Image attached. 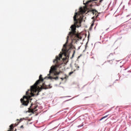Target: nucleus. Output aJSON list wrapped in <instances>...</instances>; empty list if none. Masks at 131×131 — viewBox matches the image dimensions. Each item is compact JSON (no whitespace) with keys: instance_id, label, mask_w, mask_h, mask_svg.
Returning <instances> with one entry per match:
<instances>
[{"instance_id":"393cba45","label":"nucleus","mask_w":131,"mask_h":131,"mask_svg":"<svg viewBox=\"0 0 131 131\" xmlns=\"http://www.w3.org/2000/svg\"><path fill=\"white\" fill-rule=\"evenodd\" d=\"M17 121H19V119H17Z\"/></svg>"},{"instance_id":"f3484780","label":"nucleus","mask_w":131,"mask_h":131,"mask_svg":"<svg viewBox=\"0 0 131 131\" xmlns=\"http://www.w3.org/2000/svg\"><path fill=\"white\" fill-rule=\"evenodd\" d=\"M81 126H82V125L80 126V125H78V127H81Z\"/></svg>"},{"instance_id":"2eb2a0df","label":"nucleus","mask_w":131,"mask_h":131,"mask_svg":"<svg viewBox=\"0 0 131 131\" xmlns=\"http://www.w3.org/2000/svg\"><path fill=\"white\" fill-rule=\"evenodd\" d=\"M49 89H51L52 88V86H51L50 84L49 85Z\"/></svg>"},{"instance_id":"4468645a","label":"nucleus","mask_w":131,"mask_h":131,"mask_svg":"<svg viewBox=\"0 0 131 131\" xmlns=\"http://www.w3.org/2000/svg\"><path fill=\"white\" fill-rule=\"evenodd\" d=\"M102 2H103V0H100V1H99V3H102Z\"/></svg>"},{"instance_id":"0eeeda50","label":"nucleus","mask_w":131,"mask_h":131,"mask_svg":"<svg viewBox=\"0 0 131 131\" xmlns=\"http://www.w3.org/2000/svg\"><path fill=\"white\" fill-rule=\"evenodd\" d=\"M108 116H109V115H107L104 117H103L102 118H101L100 120H99V121H101V120H103V119H105V118H107L108 117Z\"/></svg>"},{"instance_id":"4be33fe9","label":"nucleus","mask_w":131,"mask_h":131,"mask_svg":"<svg viewBox=\"0 0 131 131\" xmlns=\"http://www.w3.org/2000/svg\"><path fill=\"white\" fill-rule=\"evenodd\" d=\"M110 55H112V53H111Z\"/></svg>"},{"instance_id":"f8f14e48","label":"nucleus","mask_w":131,"mask_h":131,"mask_svg":"<svg viewBox=\"0 0 131 131\" xmlns=\"http://www.w3.org/2000/svg\"><path fill=\"white\" fill-rule=\"evenodd\" d=\"M24 119H25V118H21L20 119V121L21 122V121H23V120H24Z\"/></svg>"},{"instance_id":"a878e982","label":"nucleus","mask_w":131,"mask_h":131,"mask_svg":"<svg viewBox=\"0 0 131 131\" xmlns=\"http://www.w3.org/2000/svg\"><path fill=\"white\" fill-rule=\"evenodd\" d=\"M16 130H17V129H15V131H16Z\"/></svg>"},{"instance_id":"39448f33","label":"nucleus","mask_w":131,"mask_h":131,"mask_svg":"<svg viewBox=\"0 0 131 131\" xmlns=\"http://www.w3.org/2000/svg\"><path fill=\"white\" fill-rule=\"evenodd\" d=\"M70 28L71 29V30L72 32H70L69 33V35L70 36H71V37H72L73 35H74L75 34V28H74V25H72L70 27Z\"/></svg>"},{"instance_id":"9d476101","label":"nucleus","mask_w":131,"mask_h":131,"mask_svg":"<svg viewBox=\"0 0 131 131\" xmlns=\"http://www.w3.org/2000/svg\"><path fill=\"white\" fill-rule=\"evenodd\" d=\"M93 22V24L91 25L90 27V30L93 29V27L94 26V20L92 21Z\"/></svg>"},{"instance_id":"f03ea898","label":"nucleus","mask_w":131,"mask_h":131,"mask_svg":"<svg viewBox=\"0 0 131 131\" xmlns=\"http://www.w3.org/2000/svg\"><path fill=\"white\" fill-rule=\"evenodd\" d=\"M42 81H43V78H42V75H40L39 79L36 81L34 85L31 86L30 90H28L26 92V95L24 96L23 98L20 99V102L22 103L20 108H22L23 106H28L29 100H31V97H34L35 96L34 93L37 92V84H39L40 82H42Z\"/></svg>"},{"instance_id":"cd10ccee","label":"nucleus","mask_w":131,"mask_h":131,"mask_svg":"<svg viewBox=\"0 0 131 131\" xmlns=\"http://www.w3.org/2000/svg\"><path fill=\"white\" fill-rule=\"evenodd\" d=\"M108 29H106V30H107Z\"/></svg>"},{"instance_id":"7ed1b4c3","label":"nucleus","mask_w":131,"mask_h":131,"mask_svg":"<svg viewBox=\"0 0 131 131\" xmlns=\"http://www.w3.org/2000/svg\"><path fill=\"white\" fill-rule=\"evenodd\" d=\"M76 11L73 17L75 24H81V23L83 21V15L82 14L84 13V11L82 7H80L79 9L78 12H76Z\"/></svg>"},{"instance_id":"1a4fd4ad","label":"nucleus","mask_w":131,"mask_h":131,"mask_svg":"<svg viewBox=\"0 0 131 131\" xmlns=\"http://www.w3.org/2000/svg\"><path fill=\"white\" fill-rule=\"evenodd\" d=\"M67 78H68V76L65 75V77L60 78V79H62V80H63L64 79H66Z\"/></svg>"},{"instance_id":"ddd939ff","label":"nucleus","mask_w":131,"mask_h":131,"mask_svg":"<svg viewBox=\"0 0 131 131\" xmlns=\"http://www.w3.org/2000/svg\"><path fill=\"white\" fill-rule=\"evenodd\" d=\"M45 83H42V85H41V87L45 86Z\"/></svg>"},{"instance_id":"b1692460","label":"nucleus","mask_w":131,"mask_h":131,"mask_svg":"<svg viewBox=\"0 0 131 131\" xmlns=\"http://www.w3.org/2000/svg\"><path fill=\"white\" fill-rule=\"evenodd\" d=\"M78 68H79V66L78 67Z\"/></svg>"},{"instance_id":"aec40b11","label":"nucleus","mask_w":131,"mask_h":131,"mask_svg":"<svg viewBox=\"0 0 131 131\" xmlns=\"http://www.w3.org/2000/svg\"><path fill=\"white\" fill-rule=\"evenodd\" d=\"M98 16H99V14H97V15H96V17H98Z\"/></svg>"},{"instance_id":"f257e3e1","label":"nucleus","mask_w":131,"mask_h":131,"mask_svg":"<svg viewBox=\"0 0 131 131\" xmlns=\"http://www.w3.org/2000/svg\"><path fill=\"white\" fill-rule=\"evenodd\" d=\"M69 38V36H68L67 37V41L64 45L63 46V48L62 49V53L60 52V53L59 54V56H56V59L53 60V63H55V66H52L50 70L49 71V74L48 75V77H46V78H48V79H51L52 80V79H55V80H57L59 77H53L51 76V74H53V75H59L60 74V72H57V68L56 67H60V64L59 63V61L62 59V55H64V56L66 57V58H63L62 59L63 61H65L66 60H68L69 58V54H70V52H69V50L67 49V45L68 43V39Z\"/></svg>"},{"instance_id":"423d86ee","label":"nucleus","mask_w":131,"mask_h":131,"mask_svg":"<svg viewBox=\"0 0 131 131\" xmlns=\"http://www.w3.org/2000/svg\"><path fill=\"white\" fill-rule=\"evenodd\" d=\"M32 107V104H31V105L30 107V110H31V112L32 113H34V112H36V111H37V110H36V108H37V106H34L33 107Z\"/></svg>"},{"instance_id":"6ab92c4d","label":"nucleus","mask_w":131,"mask_h":131,"mask_svg":"<svg viewBox=\"0 0 131 131\" xmlns=\"http://www.w3.org/2000/svg\"><path fill=\"white\" fill-rule=\"evenodd\" d=\"M68 97H71V96H66V97H64V98H67Z\"/></svg>"},{"instance_id":"bb28decb","label":"nucleus","mask_w":131,"mask_h":131,"mask_svg":"<svg viewBox=\"0 0 131 131\" xmlns=\"http://www.w3.org/2000/svg\"><path fill=\"white\" fill-rule=\"evenodd\" d=\"M67 101H69V100H67Z\"/></svg>"},{"instance_id":"412c9836","label":"nucleus","mask_w":131,"mask_h":131,"mask_svg":"<svg viewBox=\"0 0 131 131\" xmlns=\"http://www.w3.org/2000/svg\"><path fill=\"white\" fill-rule=\"evenodd\" d=\"M110 111H108V112H106L105 113H108V112H110Z\"/></svg>"},{"instance_id":"6e6552de","label":"nucleus","mask_w":131,"mask_h":131,"mask_svg":"<svg viewBox=\"0 0 131 131\" xmlns=\"http://www.w3.org/2000/svg\"><path fill=\"white\" fill-rule=\"evenodd\" d=\"M10 128L11 130H13V129L14 128V124H12L10 126Z\"/></svg>"},{"instance_id":"dca6fc26","label":"nucleus","mask_w":131,"mask_h":131,"mask_svg":"<svg viewBox=\"0 0 131 131\" xmlns=\"http://www.w3.org/2000/svg\"><path fill=\"white\" fill-rule=\"evenodd\" d=\"M79 39H82V37H79Z\"/></svg>"},{"instance_id":"5701e85b","label":"nucleus","mask_w":131,"mask_h":131,"mask_svg":"<svg viewBox=\"0 0 131 131\" xmlns=\"http://www.w3.org/2000/svg\"><path fill=\"white\" fill-rule=\"evenodd\" d=\"M117 80H118V79H117V80H116V81H117Z\"/></svg>"},{"instance_id":"a211bd4d","label":"nucleus","mask_w":131,"mask_h":131,"mask_svg":"<svg viewBox=\"0 0 131 131\" xmlns=\"http://www.w3.org/2000/svg\"><path fill=\"white\" fill-rule=\"evenodd\" d=\"M20 128H23V125H21V126H20Z\"/></svg>"},{"instance_id":"9b49d317","label":"nucleus","mask_w":131,"mask_h":131,"mask_svg":"<svg viewBox=\"0 0 131 131\" xmlns=\"http://www.w3.org/2000/svg\"><path fill=\"white\" fill-rule=\"evenodd\" d=\"M72 74H73V72H71L69 73V75H71Z\"/></svg>"},{"instance_id":"20e7f679","label":"nucleus","mask_w":131,"mask_h":131,"mask_svg":"<svg viewBox=\"0 0 131 131\" xmlns=\"http://www.w3.org/2000/svg\"><path fill=\"white\" fill-rule=\"evenodd\" d=\"M96 1L98 0H90L86 2L85 3H84V1H83V5L86 6V8H88V7H90L91 8H92V7L94 6V5H93V4H94V3L96 2Z\"/></svg>"}]
</instances>
